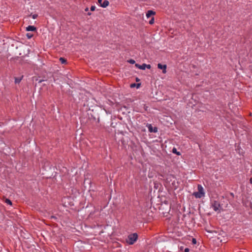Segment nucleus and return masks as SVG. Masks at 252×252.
Masks as SVG:
<instances>
[{
  "label": "nucleus",
  "instance_id": "1",
  "mask_svg": "<svg viewBox=\"0 0 252 252\" xmlns=\"http://www.w3.org/2000/svg\"><path fill=\"white\" fill-rule=\"evenodd\" d=\"M198 191L194 192L192 193V195L194 196L196 198H201L205 196V192L204 191L203 188L201 185H198L197 186Z\"/></svg>",
  "mask_w": 252,
  "mask_h": 252
},
{
  "label": "nucleus",
  "instance_id": "2",
  "mask_svg": "<svg viewBox=\"0 0 252 252\" xmlns=\"http://www.w3.org/2000/svg\"><path fill=\"white\" fill-rule=\"evenodd\" d=\"M138 238V235L134 233L128 235L126 240L127 243L129 245L133 244L136 241Z\"/></svg>",
  "mask_w": 252,
  "mask_h": 252
},
{
  "label": "nucleus",
  "instance_id": "3",
  "mask_svg": "<svg viewBox=\"0 0 252 252\" xmlns=\"http://www.w3.org/2000/svg\"><path fill=\"white\" fill-rule=\"evenodd\" d=\"M211 206L213 209L216 212L219 211L220 205L218 201L215 200L212 202Z\"/></svg>",
  "mask_w": 252,
  "mask_h": 252
},
{
  "label": "nucleus",
  "instance_id": "4",
  "mask_svg": "<svg viewBox=\"0 0 252 252\" xmlns=\"http://www.w3.org/2000/svg\"><path fill=\"white\" fill-rule=\"evenodd\" d=\"M98 3L102 7H106L109 5V1L107 0H98Z\"/></svg>",
  "mask_w": 252,
  "mask_h": 252
},
{
  "label": "nucleus",
  "instance_id": "5",
  "mask_svg": "<svg viewBox=\"0 0 252 252\" xmlns=\"http://www.w3.org/2000/svg\"><path fill=\"white\" fill-rule=\"evenodd\" d=\"M147 126L150 132L156 133L158 132V128L157 127H153L151 124H147Z\"/></svg>",
  "mask_w": 252,
  "mask_h": 252
},
{
  "label": "nucleus",
  "instance_id": "6",
  "mask_svg": "<svg viewBox=\"0 0 252 252\" xmlns=\"http://www.w3.org/2000/svg\"><path fill=\"white\" fill-rule=\"evenodd\" d=\"M158 67L159 69H162V73L165 74L166 73L167 66L166 64H161V63L158 64Z\"/></svg>",
  "mask_w": 252,
  "mask_h": 252
},
{
  "label": "nucleus",
  "instance_id": "7",
  "mask_svg": "<svg viewBox=\"0 0 252 252\" xmlns=\"http://www.w3.org/2000/svg\"><path fill=\"white\" fill-rule=\"evenodd\" d=\"M135 66L139 69H140L142 70H145L146 68V64L143 63L142 65H140V64L136 63V64H135Z\"/></svg>",
  "mask_w": 252,
  "mask_h": 252
},
{
  "label": "nucleus",
  "instance_id": "8",
  "mask_svg": "<svg viewBox=\"0 0 252 252\" xmlns=\"http://www.w3.org/2000/svg\"><path fill=\"white\" fill-rule=\"evenodd\" d=\"M156 14V12L153 10H148L146 13V17L147 18L150 17L152 15Z\"/></svg>",
  "mask_w": 252,
  "mask_h": 252
},
{
  "label": "nucleus",
  "instance_id": "9",
  "mask_svg": "<svg viewBox=\"0 0 252 252\" xmlns=\"http://www.w3.org/2000/svg\"><path fill=\"white\" fill-rule=\"evenodd\" d=\"M36 30V28L33 26H29L26 28L27 31H35Z\"/></svg>",
  "mask_w": 252,
  "mask_h": 252
},
{
  "label": "nucleus",
  "instance_id": "10",
  "mask_svg": "<svg viewBox=\"0 0 252 252\" xmlns=\"http://www.w3.org/2000/svg\"><path fill=\"white\" fill-rule=\"evenodd\" d=\"M172 152L174 154H176L177 155H180V153L179 152H177L176 148H173L172 149Z\"/></svg>",
  "mask_w": 252,
  "mask_h": 252
},
{
  "label": "nucleus",
  "instance_id": "11",
  "mask_svg": "<svg viewBox=\"0 0 252 252\" xmlns=\"http://www.w3.org/2000/svg\"><path fill=\"white\" fill-rule=\"evenodd\" d=\"M60 62H61L62 63H66V60L63 58H60Z\"/></svg>",
  "mask_w": 252,
  "mask_h": 252
},
{
  "label": "nucleus",
  "instance_id": "12",
  "mask_svg": "<svg viewBox=\"0 0 252 252\" xmlns=\"http://www.w3.org/2000/svg\"><path fill=\"white\" fill-rule=\"evenodd\" d=\"M21 80H22V79L20 78H15V83H19L21 82Z\"/></svg>",
  "mask_w": 252,
  "mask_h": 252
},
{
  "label": "nucleus",
  "instance_id": "13",
  "mask_svg": "<svg viewBox=\"0 0 252 252\" xmlns=\"http://www.w3.org/2000/svg\"><path fill=\"white\" fill-rule=\"evenodd\" d=\"M26 36L28 39H30L33 36V34L31 33H27Z\"/></svg>",
  "mask_w": 252,
  "mask_h": 252
},
{
  "label": "nucleus",
  "instance_id": "14",
  "mask_svg": "<svg viewBox=\"0 0 252 252\" xmlns=\"http://www.w3.org/2000/svg\"><path fill=\"white\" fill-rule=\"evenodd\" d=\"M5 202L6 203H7V204H9V205H12V202L11 201V200H10L8 199H6L5 200Z\"/></svg>",
  "mask_w": 252,
  "mask_h": 252
},
{
  "label": "nucleus",
  "instance_id": "15",
  "mask_svg": "<svg viewBox=\"0 0 252 252\" xmlns=\"http://www.w3.org/2000/svg\"><path fill=\"white\" fill-rule=\"evenodd\" d=\"M154 23V18L152 17V18L150 20L149 24L150 25H152Z\"/></svg>",
  "mask_w": 252,
  "mask_h": 252
},
{
  "label": "nucleus",
  "instance_id": "16",
  "mask_svg": "<svg viewBox=\"0 0 252 252\" xmlns=\"http://www.w3.org/2000/svg\"><path fill=\"white\" fill-rule=\"evenodd\" d=\"M128 62L131 64H134L135 63V61L132 59L129 60Z\"/></svg>",
  "mask_w": 252,
  "mask_h": 252
},
{
  "label": "nucleus",
  "instance_id": "17",
  "mask_svg": "<svg viewBox=\"0 0 252 252\" xmlns=\"http://www.w3.org/2000/svg\"><path fill=\"white\" fill-rule=\"evenodd\" d=\"M31 16L33 19H35L37 17L38 15L37 14H33L31 15Z\"/></svg>",
  "mask_w": 252,
  "mask_h": 252
},
{
  "label": "nucleus",
  "instance_id": "18",
  "mask_svg": "<svg viewBox=\"0 0 252 252\" xmlns=\"http://www.w3.org/2000/svg\"><path fill=\"white\" fill-rule=\"evenodd\" d=\"M192 243L193 244H196V240L195 238H192Z\"/></svg>",
  "mask_w": 252,
  "mask_h": 252
},
{
  "label": "nucleus",
  "instance_id": "19",
  "mask_svg": "<svg viewBox=\"0 0 252 252\" xmlns=\"http://www.w3.org/2000/svg\"><path fill=\"white\" fill-rule=\"evenodd\" d=\"M95 6H92L91 7V10L92 11H94L95 10Z\"/></svg>",
  "mask_w": 252,
  "mask_h": 252
},
{
  "label": "nucleus",
  "instance_id": "20",
  "mask_svg": "<svg viewBox=\"0 0 252 252\" xmlns=\"http://www.w3.org/2000/svg\"><path fill=\"white\" fill-rule=\"evenodd\" d=\"M151 67V66L150 64H146V68H147L148 69H150Z\"/></svg>",
  "mask_w": 252,
  "mask_h": 252
},
{
  "label": "nucleus",
  "instance_id": "21",
  "mask_svg": "<svg viewBox=\"0 0 252 252\" xmlns=\"http://www.w3.org/2000/svg\"><path fill=\"white\" fill-rule=\"evenodd\" d=\"M136 84H135V83L132 84L130 85V87L131 88H133V87L136 86Z\"/></svg>",
  "mask_w": 252,
  "mask_h": 252
},
{
  "label": "nucleus",
  "instance_id": "22",
  "mask_svg": "<svg viewBox=\"0 0 252 252\" xmlns=\"http://www.w3.org/2000/svg\"><path fill=\"white\" fill-rule=\"evenodd\" d=\"M189 248H186L185 249V252H189Z\"/></svg>",
  "mask_w": 252,
  "mask_h": 252
},
{
  "label": "nucleus",
  "instance_id": "23",
  "mask_svg": "<svg viewBox=\"0 0 252 252\" xmlns=\"http://www.w3.org/2000/svg\"><path fill=\"white\" fill-rule=\"evenodd\" d=\"M250 182L251 184H252V178H250Z\"/></svg>",
  "mask_w": 252,
  "mask_h": 252
},
{
  "label": "nucleus",
  "instance_id": "24",
  "mask_svg": "<svg viewBox=\"0 0 252 252\" xmlns=\"http://www.w3.org/2000/svg\"><path fill=\"white\" fill-rule=\"evenodd\" d=\"M136 86H137V88H138L140 86V84H137Z\"/></svg>",
  "mask_w": 252,
  "mask_h": 252
},
{
  "label": "nucleus",
  "instance_id": "25",
  "mask_svg": "<svg viewBox=\"0 0 252 252\" xmlns=\"http://www.w3.org/2000/svg\"><path fill=\"white\" fill-rule=\"evenodd\" d=\"M85 11H88L89 10V8L88 7L86 8L85 9Z\"/></svg>",
  "mask_w": 252,
  "mask_h": 252
},
{
  "label": "nucleus",
  "instance_id": "26",
  "mask_svg": "<svg viewBox=\"0 0 252 252\" xmlns=\"http://www.w3.org/2000/svg\"><path fill=\"white\" fill-rule=\"evenodd\" d=\"M136 82H138V81H139V79L138 78H136Z\"/></svg>",
  "mask_w": 252,
  "mask_h": 252
},
{
  "label": "nucleus",
  "instance_id": "27",
  "mask_svg": "<svg viewBox=\"0 0 252 252\" xmlns=\"http://www.w3.org/2000/svg\"><path fill=\"white\" fill-rule=\"evenodd\" d=\"M88 15H91V13L89 12V13H88Z\"/></svg>",
  "mask_w": 252,
  "mask_h": 252
},
{
  "label": "nucleus",
  "instance_id": "28",
  "mask_svg": "<svg viewBox=\"0 0 252 252\" xmlns=\"http://www.w3.org/2000/svg\"><path fill=\"white\" fill-rule=\"evenodd\" d=\"M51 218H55L54 216H52Z\"/></svg>",
  "mask_w": 252,
  "mask_h": 252
}]
</instances>
